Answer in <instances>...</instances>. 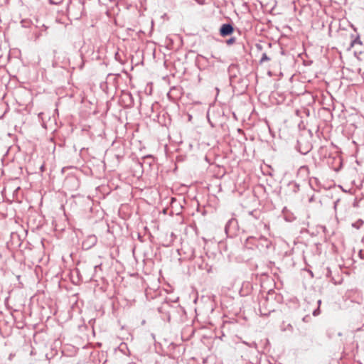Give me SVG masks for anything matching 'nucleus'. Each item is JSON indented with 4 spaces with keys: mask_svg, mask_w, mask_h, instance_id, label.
<instances>
[{
    "mask_svg": "<svg viewBox=\"0 0 364 364\" xmlns=\"http://www.w3.org/2000/svg\"><path fill=\"white\" fill-rule=\"evenodd\" d=\"M233 31V27L230 24H223L220 29V34L225 37L231 35Z\"/></svg>",
    "mask_w": 364,
    "mask_h": 364,
    "instance_id": "f257e3e1",
    "label": "nucleus"
},
{
    "mask_svg": "<svg viewBox=\"0 0 364 364\" xmlns=\"http://www.w3.org/2000/svg\"><path fill=\"white\" fill-rule=\"evenodd\" d=\"M269 60V58L267 57V54L264 53L261 58V62H264V61Z\"/></svg>",
    "mask_w": 364,
    "mask_h": 364,
    "instance_id": "f03ea898",
    "label": "nucleus"
},
{
    "mask_svg": "<svg viewBox=\"0 0 364 364\" xmlns=\"http://www.w3.org/2000/svg\"><path fill=\"white\" fill-rule=\"evenodd\" d=\"M235 42V38H230L229 40H228L227 43L228 44H232Z\"/></svg>",
    "mask_w": 364,
    "mask_h": 364,
    "instance_id": "7ed1b4c3",
    "label": "nucleus"
}]
</instances>
